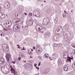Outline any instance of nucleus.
Listing matches in <instances>:
<instances>
[{"mask_svg": "<svg viewBox=\"0 0 75 75\" xmlns=\"http://www.w3.org/2000/svg\"><path fill=\"white\" fill-rule=\"evenodd\" d=\"M63 57L64 58H65V59L68 58L69 57V59H68V61H69V62H71V60L72 59H73V57L71 58L70 57H69L68 54V53H67V52H65L64 53H63Z\"/></svg>", "mask_w": 75, "mask_h": 75, "instance_id": "1", "label": "nucleus"}, {"mask_svg": "<svg viewBox=\"0 0 75 75\" xmlns=\"http://www.w3.org/2000/svg\"><path fill=\"white\" fill-rule=\"evenodd\" d=\"M50 23V19L48 18H45V21H43L42 24L44 25H47Z\"/></svg>", "mask_w": 75, "mask_h": 75, "instance_id": "2", "label": "nucleus"}, {"mask_svg": "<svg viewBox=\"0 0 75 75\" xmlns=\"http://www.w3.org/2000/svg\"><path fill=\"white\" fill-rule=\"evenodd\" d=\"M33 23H34L33 19H31L27 22V24L28 25H33Z\"/></svg>", "mask_w": 75, "mask_h": 75, "instance_id": "3", "label": "nucleus"}, {"mask_svg": "<svg viewBox=\"0 0 75 75\" xmlns=\"http://www.w3.org/2000/svg\"><path fill=\"white\" fill-rule=\"evenodd\" d=\"M6 60L8 62L10 60V58H11V55L10 53H7L6 56Z\"/></svg>", "mask_w": 75, "mask_h": 75, "instance_id": "4", "label": "nucleus"}, {"mask_svg": "<svg viewBox=\"0 0 75 75\" xmlns=\"http://www.w3.org/2000/svg\"><path fill=\"white\" fill-rule=\"evenodd\" d=\"M11 73H12L14 74V75H16L17 74V71H15V70L12 67H11Z\"/></svg>", "mask_w": 75, "mask_h": 75, "instance_id": "5", "label": "nucleus"}, {"mask_svg": "<svg viewBox=\"0 0 75 75\" xmlns=\"http://www.w3.org/2000/svg\"><path fill=\"white\" fill-rule=\"evenodd\" d=\"M59 38V36H58L57 35H56L54 37L53 39L55 41H57Z\"/></svg>", "mask_w": 75, "mask_h": 75, "instance_id": "6", "label": "nucleus"}, {"mask_svg": "<svg viewBox=\"0 0 75 75\" xmlns=\"http://www.w3.org/2000/svg\"><path fill=\"white\" fill-rule=\"evenodd\" d=\"M5 61V60L3 58H0V64H3L4 62Z\"/></svg>", "mask_w": 75, "mask_h": 75, "instance_id": "7", "label": "nucleus"}, {"mask_svg": "<svg viewBox=\"0 0 75 75\" xmlns=\"http://www.w3.org/2000/svg\"><path fill=\"white\" fill-rule=\"evenodd\" d=\"M5 17V15L4 13L0 12V18H4Z\"/></svg>", "mask_w": 75, "mask_h": 75, "instance_id": "8", "label": "nucleus"}, {"mask_svg": "<svg viewBox=\"0 0 75 75\" xmlns=\"http://www.w3.org/2000/svg\"><path fill=\"white\" fill-rule=\"evenodd\" d=\"M64 69L65 71H68V66L67 65L64 66Z\"/></svg>", "mask_w": 75, "mask_h": 75, "instance_id": "9", "label": "nucleus"}, {"mask_svg": "<svg viewBox=\"0 0 75 75\" xmlns=\"http://www.w3.org/2000/svg\"><path fill=\"white\" fill-rule=\"evenodd\" d=\"M36 28L37 31H39L40 30V26L39 25H37L36 26Z\"/></svg>", "mask_w": 75, "mask_h": 75, "instance_id": "10", "label": "nucleus"}, {"mask_svg": "<svg viewBox=\"0 0 75 75\" xmlns=\"http://www.w3.org/2000/svg\"><path fill=\"white\" fill-rule=\"evenodd\" d=\"M35 16L37 17H39L40 16V13L39 12H37L35 14Z\"/></svg>", "mask_w": 75, "mask_h": 75, "instance_id": "11", "label": "nucleus"}, {"mask_svg": "<svg viewBox=\"0 0 75 75\" xmlns=\"http://www.w3.org/2000/svg\"><path fill=\"white\" fill-rule=\"evenodd\" d=\"M7 47L6 44H3L2 46V47L3 50H6V48Z\"/></svg>", "mask_w": 75, "mask_h": 75, "instance_id": "12", "label": "nucleus"}, {"mask_svg": "<svg viewBox=\"0 0 75 75\" xmlns=\"http://www.w3.org/2000/svg\"><path fill=\"white\" fill-rule=\"evenodd\" d=\"M14 28H13V30H17L18 28V26L16 25H15L14 26Z\"/></svg>", "mask_w": 75, "mask_h": 75, "instance_id": "13", "label": "nucleus"}, {"mask_svg": "<svg viewBox=\"0 0 75 75\" xmlns=\"http://www.w3.org/2000/svg\"><path fill=\"white\" fill-rule=\"evenodd\" d=\"M7 23V24L8 25V26H9V27H10V26L11 25H12V23L11 22H6Z\"/></svg>", "mask_w": 75, "mask_h": 75, "instance_id": "14", "label": "nucleus"}, {"mask_svg": "<svg viewBox=\"0 0 75 75\" xmlns=\"http://www.w3.org/2000/svg\"><path fill=\"white\" fill-rule=\"evenodd\" d=\"M9 50V48H8V47L7 46L6 47V48L5 49V50H4L5 51V52H7Z\"/></svg>", "mask_w": 75, "mask_h": 75, "instance_id": "15", "label": "nucleus"}, {"mask_svg": "<svg viewBox=\"0 0 75 75\" xmlns=\"http://www.w3.org/2000/svg\"><path fill=\"white\" fill-rule=\"evenodd\" d=\"M5 26L6 28H9V27H10L9 26H8V23H7V22H6L5 23Z\"/></svg>", "mask_w": 75, "mask_h": 75, "instance_id": "16", "label": "nucleus"}, {"mask_svg": "<svg viewBox=\"0 0 75 75\" xmlns=\"http://www.w3.org/2000/svg\"><path fill=\"white\" fill-rule=\"evenodd\" d=\"M47 55H48V54H45L44 55V57L45 58H48V56Z\"/></svg>", "mask_w": 75, "mask_h": 75, "instance_id": "17", "label": "nucleus"}, {"mask_svg": "<svg viewBox=\"0 0 75 75\" xmlns=\"http://www.w3.org/2000/svg\"><path fill=\"white\" fill-rule=\"evenodd\" d=\"M36 52H40V50H38V49H37L36 50Z\"/></svg>", "mask_w": 75, "mask_h": 75, "instance_id": "18", "label": "nucleus"}, {"mask_svg": "<svg viewBox=\"0 0 75 75\" xmlns=\"http://www.w3.org/2000/svg\"><path fill=\"white\" fill-rule=\"evenodd\" d=\"M63 17H64V18L66 16V13H63Z\"/></svg>", "mask_w": 75, "mask_h": 75, "instance_id": "19", "label": "nucleus"}, {"mask_svg": "<svg viewBox=\"0 0 75 75\" xmlns=\"http://www.w3.org/2000/svg\"><path fill=\"white\" fill-rule=\"evenodd\" d=\"M22 58L21 57H19L18 58V60L19 61H21V59Z\"/></svg>", "mask_w": 75, "mask_h": 75, "instance_id": "20", "label": "nucleus"}, {"mask_svg": "<svg viewBox=\"0 0 75 75\" xmlns=\"http://www.w3.org/2000/svg\"><path fill=\"white\" fill-rule=\"evenodd\" d=\"M73 65H74V66H73V68L74 69V70H75V62H74V63Z\"/></svg>", "mask_w": 75, "mask_h": 75, "instance_id": "21", "label": "nucleus"}, {"mask_svg": "<svg viewBox=\"0 0 75 75\" xmlns=\"http://www.w3.org/2000/svg\"><path fill=\"white\" fill-rule=\"evenodd\" d=\"M28 16H33V14L31 13H29L28 14Z\"/></svg>", "mask_w": 75, "mask_h": 75, "instance_id": "22", "label": "nucleus"}, {"mask_svg": "<svg viewBox=\"0 0 75 75\" xmlns=\"http://www.w3.org/2000/svg\"><path fill=\"white\" fill-rule=\"evenodd\" d=\"M58 64H59V63H60V64H61L62 62H61V61L59 60H58Z\"/></svg>", "mask_w": 75, "mask_h": 75, "instance_id": "23", "label": "nucleus"}, {"mask_svg": "<svg viewBox=\"0 0 75 75\" xmlns=\"http://www.w3.org/2000/svg\"><path fill=\"white\" fill-rule=\"evenodd\" d=\"M6 7H7L8 8V7H10V5H9V3H8V4H7V5H6Z\"/></svg>", "mask_w": 75, "mask_h": 75, "instance_id": "24", "label": "nucleus"}, {"mask_svg": "<svg viewBox=\"0 0 75 75\" xmlns=\"http://www.w3.org/2000/svg\"><path fill=\"white\" fill-rule=\"evenodd\" d=\"M69 55L72 56V54H73V52H71L69 53Z\"/></svg>", "mask_w": 75, "mask_h": 75, "instance_id": "25", "label": "nucleus"}, {"mask_svg": "<svg viewBox=\"0 0 75 75\" xmlns=\"http://www.w3.org/2000/svg\"><path fill=\"white\" fill-rule=\"evenodd\" d=\"M54 46H55V47H57V45H58V44H56V43H54Z\"/></svg>", "mask_w": 75, "mask_h": 75, "instance_id": "26", "label": "nucleus"}, {"mask_svg": "<svg viewBox=\"0 0 75 75\" xmlns=\"http://www.w3.org/2000/svg\"><path fill=\"white\" fill-rule=\"evenodd\" d=\"M41 65V62H40L39 63L38 66H40Z\"/></svg>", "mask_w": 75, "mask_h": 75, "instance_id": "27", "label": "nucleus"}, {"mask_svg": "<svg viewBox=\"0 0 75 75\" xmlns=\"http://www.w3.org/2000/svg\"><path fill=\"white\" fill-rule=\"evenodd\" d=\"M26 50L24 48V47H23V49H22L21 50Z\"/></svg>", "mask_w": 75, "mask_h": 75, "instance_id": "28", "label": "nucleus"}, {"mask_svg": "<svg viewBox=\"0 0 75 75\" xmlns=\"http://www.w3.org/2000/svg\"><path fill=\"white\" fill-rule=\"evenodd\" d=\"M3 29L5 31H7V29H6V28H4Z\"/></svg>", "mask_w": 75, "mask_h": 75, "instance_id": "29", "label": "nucleus"}, {"mask_svg": "<svg viewBox=\"0 0 75 75\" xmlns=\"http://www.w3.org/2000/svg\"><path fill=\"white\" fill-rule=\"evenodd\" d=\"M41 31H42V32L43 33H44V29H41Z\"/></svg>", "mask_w": 75, "mask_h": 75, "instance_id": "30", "label": "nucleus"}, {"mask_svg": "<svg viewBox=\"0 0 75 75\" xmlns=\"http://www.w3.org/2000/svg\"><path fill=\"white\" fill-rule=\"evenodd\" d=\"M12 63H13V64H15L16 63V62H14V61H12Z\"/></svg>", "mask_w": 75, "mask_h": 75, "instance_id": "31", "label": "nucleus"}, {"mask_svg": "<svg viewBox=\"0 0 75 75\" xmlns=\"http://www.w3.org/2000/svg\"><path fill=\"white\" fill-rule=\"evenodd\" d=\"M33 50H35V47H33Z\"/></svg>", "mask_w": 75, "mask_h": 75, "instance_id": "32", "label": "nucleus"}, {"mask_svg": "<svg viewBox=\"0 0 75 75\" xmlns=\"http://www.w3.org/2000/svg\"><path fill=\"white\" fill-rule=\"evenodd\" d=\"M35 65H37V64H34V66H35V67H37V66H36Z\"/></svg>", "mask_w": 75, "mask_h": 75, "instance_id": "33", "label": "nucleus"}, {"mask_svg": "<svg viewBox=\"0 0 75 75\" xmlns=\"http://www.w3.org/2000/svg\"><path fill=\"white\" fill-rule=\"evenodd\" d=\"M36 69H39V67H36Z\"/></svg>", "mask_w": 75, "mask_h": 75, "instance_id": "34", "label": "nucleus"}, {"mask_svg": "<svg viewBox=\"0 0 75 75\" xmlns=\"http://www.w3.org/2000/svg\"><path fill=\"white\" fill-rule=\"evenodd\" d=\"M18 48H20V46H19L18 47Z\"/></svg>", "mask_w": 75, "mask_h": 75, "instance_id": "35", "label": "nucleus"}, {"mask_svg": "<svg viewBox=\"0 0 75 75\" xmlns=\"http://www.w3.org/2000/svg\"><path fill=\"white\" fill-rule=\"evenodd\" d=\"M27 16V13H24Z\"/></svg>", "mask_w": 75, "mask_h": 75, "instance_id": "36", "label": "nucleus"}, {"mask_svg": "<svg viewBox=\"0 0 75 75\" xmlns=\"http://www.w3.org/2000/svg\"><path fill=\"white\" fill-rule=\"evenodd\" d=\"M1 10V6H0V11Z\"/></svg>", "mask_w": 75, "mask_h": 75, "instance_id": "37", "label": "nucleus"}, {"mask_svg": "<svg viewBox=\"0 0 75 75\" xmlns=\"http://www.w3.org/2000/svg\"><path fill=\"white\" fill-rule=\"evenodd\" d=\"M30 58H33V57H32L31 56H30Z\"/></svg>", "mask_w": 75, "mask_h": 75, "instance_id": "38", "label": "nucleus"}, {"mask_svg": "<svg viewBox=\"0 0 75 75\" xmlns=\"http://www.w3.org/2000/svg\"><path fill=\"white\" fill-rule=\"evenodd\" d=\"M1 36H3V34H1Z\"/></svg>", "mask_w": 75, "mask_h": 75, "instance_id": "39", "label": "nucleus"}, {"mask_svg": "<svg viewBox=\"0 0 75 75\" xmlns=\"http://www.w3.org/2000/svg\"><path fill=\"white\" fill-rule=\"evenodd\" d=\"M64 12H65V13H67V11H64Z\"/></svg>", "mask_w": 75, "mask_h": 75, "instance_id": "40", "label": "nucleus"}, {"mask_svg": "<svg viewBox=\"0 0 75 75\" xmlns=\"http://www.w3.org/2000/svg\"><path fill=\"white\" fill-rule=\"evenodd\" d=\"M24 62H26V60Z\"/></svg>", "mask_w": 75, "mask_h": 75, "instance_id": "41", "label": "nucleus"}, {"mask_svg": "<svg viewBox=\"0 0 75 75\" xmlns=\"http://www.w3.org/2000/svg\"><path fill=\"white\" fill-rule=\"evenodd\" d=\"M44 2H45V3H46V1H44Z\"/></svg>", "mask_w": 75, "mask_h": 75, "instance_id": "42", "label": "nucleus"}, {"mask_svg": "<svg viewBox=\"0 0 75 75\" xmlns=\"http://www.w3.org/2000/svg\"><path fill=\"white\" fill-rule=\"evenodd\" d=\"M17 46L18 47V46H19V45H17Z\"/></svg>", "mask_w": 75, "mask_h": 75, "instance_id": "43", "label": "nucleus"}, {"mask_svg": "<svg viewBox=\"0 0 75 75\" xmlns=\"http://www.w3.org/2000/svg\"><path fill=\"white\" fill-rule=\"evenodd\" d=\"M31 51H33V49H31Z\"/></svg>", "mask_w": 75, "mask_h": 75, "instance_id": "44", "label": "nucleus"}, {"mask_svg": "<svg viewBox=\"0 0 75 75\" xmlns=\"http://www.w3.org/2000/svg\"><path fill=\"white\" fill-rule=\"evenodd\" d=\"M59 44H60L61 45H62V44L60 43Z\"/></svg>", "mask_w": 75, "mask_h": 75, "instance_id": "45", "label": "nucleus"}, {"mask_svg": "<svg viewBox=\"0 0 75 75\" xmlns=\"http://www.w3.org/2000/svg\"><path fill=\"white\" fill-rule=\"evenodd\" d=\"M71 13H72V12H73L72 11H71Z\"/></svg>", "mask_w": 75, "mask_h": 75, "instance_id": "46", "label": "nucleus"}, {"mask_svg": "<svg viewBox=\"0 0 75 75\" xmlns=\"http://www.w3.org/2000/svg\"><path fill=\"white\" fill-rule=\"evenodd\" d=\"M42 6H43V4H42Z\"/></svg>", "mask_w": 75, "mask_h": 75, "instance_id": "47", "label": "nucleus"}]
</instances>
